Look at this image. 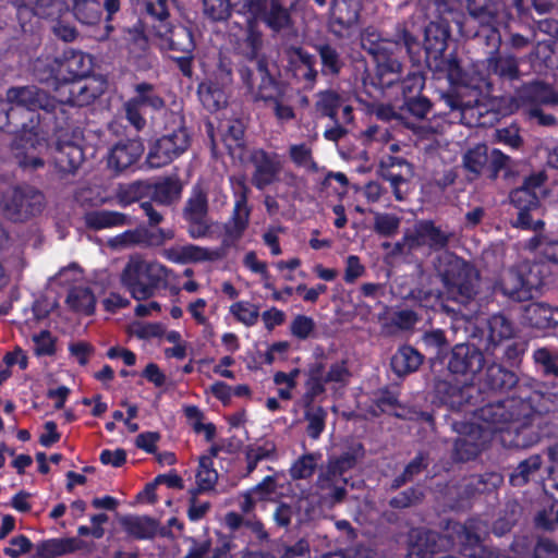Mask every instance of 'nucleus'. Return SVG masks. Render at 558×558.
Here are the masks:
<instances>
[{
    "label": "nucleus",
    "instance_id": "f257e3e1",
    "mask_svg": "<svg viewBox=\"0 0 558 558\" xmlns=\"http://www.w3.org/2000/svg\"><path fill=\"white\" fill-rule=\"evenodd\" d=\"M398 43H402L413 65L424 63L432 72L445 75L454 85L440 99L456 113L460 122L468 126H483L489 121L488 107L476 85L464 84L463 70L454 53H446L451 36L450 24L429 22L424 28V40L421 44L416 36L407 28L397 32Z\"/></svg>",
    "mask_w": 558,
    "mask_h": 558
},
{
    "label": "nucleus",
    "instance_id": "f03ea898",
    "mask_svg": "<svg viewBox=\"0 0 558 558\" xmlns=\"http://www.w3.org/2000/svg\"><path fill=\"white\" fill-rule=\"evenodd\" d=\"M551 395L534 390L527 396L508 397L473 410V416L488 427L509 428L501 442L507 449H529L542 439L543 414L550 411Z\"/></svg>",
    "mask_w": 558,
    "mask_h": 558
},
{
    "label": "nucleus",
    "instance_id": "7ed1b4c3",
    "mask_svg": "<svg viewBox=\"0 0 558 558\" xmlns=\"http://www.w3.org/2000/svg\"><path fill=\"white\" fill-rule=\"evenodd\" d=\"M437 272L444 292L440 307L452 316L478 307L483 294V279L480 269L470 260L451 252L438 257Z\"/></svg>",
    "mask_w": 558,
    "mask_h": 558
},
{
    "label": "nucleus",
    "instance_id": "20e7f679",
    "mask_svg": "<svg viewBox=\"0 0 558 558\" xmlns=\"http://www.w3.org/2000/svg\"><path fill=\"white\" fill-rule=\"evenodd\" d=\"M167 276V268L161 264L132 256L121 274V281L135 300L144 301L156 294Z\"/></svg>",
    "mask_w": 558,
    "mask_h": 558
},
{
    "label": "nucleus",
    "instance_id": "39448f33",
    "mask_svg": "<svg viewBox=\"0 0 558 558\" xmlns=\"http://www.w3.org/2000/svg\"><path fill=\"white\" fill-rule=\"evenodd\" d=\"M295 0H243L238 13L264 23L272 34L294 29Z\"/></svg>",
    "mask_w": 558,
    "mask_h": 558
},
{
    "label": "nucleus",
    "instance_id": "423d86ee",
    "mask_svg": "<svg viewBox=\"0 0 558 558\" xmlns=\"http://www.w3.org/2000/svg\"><path fill=\"white\" fill-rule=\"evenodd\" d=\"M547 177L544 172L533 173L525 178L522 185L510 193V202L518 209V218L513 227L531 229L535 232L543 230L541 206L537 190H541Z\"/></svg>",
    "mask_w": 558,
    "mask_h": 558
},
{
    "label": "nucleus",
    "instance_id": "0eeeda50",
    "mask_svg": "<svg viewBox=\"0 0 558 558\" xmlns=\"http://www.w3.org/2000/svg\"><path fill=\"white\" fill-rule=\"evenodd\" d=\"M45 206L43 192L28 184L8 187L0 198L1 215L15 223L26 222L40 215Z\"/></svg>",
    "mask_w": 558,
    "mask_h": 558
},
{
    "label": "nucleus",
    "instance_id": "6e6552de",
    "mask_svg": "<svg viewBox=\"0 0 558 558\" xmlns=\"http://www.w3.org/2000/svg\"><path fill=\"white\" fill-rule=\"evenodd\" d=\"M242 82L248 89L253 101H270L280 97L286 92V85L278 81L271 73L266 58L262 57L253 63V66L240 69Z\"/></svg>",
    "mask_w": 558,
    "mask_h": 558
},
{
    "label": "nucleus",
    "instance_id": "1a4fd4ad",
    "mask_svg": "<svg viewBox=\"0 0 558 558\" xmlns=\"http://www.w3.org/2000/svg\"><path fill=\"white\" fill-rule=\"evenodd\" d=\"M453 539L460 546V551L470 558H500L499 550L484 544L487 534L485 522L476 519L466 521L464 524L454 523Z\"/></svg>",
    "mask_w": 558,
    "mask_h": 558
},
{
    "label": "nucleus",
    "instance_id": "9d476101",
    "mask_svg": "<svg viewBox=\"0 0 558 558\" xmlns=\"http://www.w3.org/2000/svg\"><path fill=\"white\" fill-rule=\"evenodd\" d=\"M187 130L179 125L177 130L156 140L149 147L146 162L150 168H160L171 163L190 146Z\"/></svg>",
    "mask_w": 558,
    "mask_h": 558
},
{
    "label": "nucleus",
    "instance_id": "9b49d317",
    "mask_svg": "<svg viewBox=\"0 0 558 558\" xmlns=\"http://www.w3.org/2000/svg\"><path fill=\"white\" fill-rule=\"evenodd\" d=\"M362 0H332L328 29L337 38H349L357 29Z\"/></svg>",
    "mask_w": 558,
    "mask_h": 558
},
{
    "label": "nucleus",
    "instance_id": "f8f14e48",
    "mask_svg": "<svg viewBox=\"0 0 558 558\" xmlns=\"http://www.w3.org/2000/svg\"><path fill=\"white\" fill-rule=\"evenodd\" d=\"M182 215L187 222V231L192 238L197 239L208 234L211 220L207 193L203 189L194 187L192 195L185 203Z\"/></svg>",
    "mask_w": 558,
    "mask_h": 558
},
{
    "label": "nucleus",
    "instance_id": "ddd939ff",
    "mask_svg": "<svg viewBox=\"0 0 558 558\" xmlns=\"http://www.w3.org/2000/svg\"><path fill=\"white\" fill-rule=\"evenodd\" d=\"M453 233L436 226L433 220H418L405 232L410 247L427 246L430 251H440L448 246Z\"/></svg>",
    "mask_w": 558,
    "mask_h": 558
},
{
    "label": "nucleus",
    "instance_id": "4468645a",
    "mask_svg": "<svg viewBox=\"0 0 558 558\" xmlns=\"http://www.w3.org/2000/svg\"><path fill=\"white\" fill-rule=\"evenodd\" d=\"M136 95L124 104V111L129 122L141 131L146 125V120L141 113L143 107H150L159 110L165 107V100L155 93V88L149 83H140L135 85Z\"/></svg>",
    "mask_w": 558,
    "mask_h": 558
},
{
    "label": "nucleus",
    "instance_id": "2eb2a0df",
    "mask_svg": "<svg viewBox=\"0 0 558 558\" xmlns=\"http://www.w3.org/2000/svg\"><path fill=\"white\" fill-rule=\"evenodd\" d=\"M480 392L473 385L460 386L447 378L437 377L434 380V398L440 404L451 410H461L466 404H476L473 393Z\"/></svg>",
    "mask_w": 558,
    "mask_h": 558
},
{
    "label": "nucleus",
    "instance_id": "dca6fc26",
    "mask_svg": "<svg viewBox=\"0 0 558 558\" xmlns=\"http://www.w3.org/2000/svg\"><path fill=\"white\" fill-rule=\"evenodd\" d=\"M485 365L484 353L470 343H459L451 349L448 371L458 375H476Z\"/></svg>",
    "mask_w": 558,
    "mask_h": 558
},
{
    "label": "nucleus",
    "instance_id": "f3484780",
    "mask_svg": "<svg viewBox=\"0 0 558 558\" xmlns=\"http://www.w3.org/2000/svg\"><path fill=\"white\" fill-rule=\"evenodd\" d=\"M63 82L64 84L59 88L60 100L71 106H87L104 93L101 85L94 78L84 77Z\"/></svg>",
    "mask_w": 558,
    "mask_h": 558
},
{
    "label": "nucleus",
    "instance_id": "a211bd4d",
    "mask_svg": "<svg viewBox=\"0 0 558 558\" xmlns=\"http://www.w3.org/2000/svg\"><path fill=\"white\" fill-rule=\"evenodd\" d=\"M248 160L254 166L251 181L256 189L262 191L278 180L282 165L276 154L254 149L250 153Z\"/></svg>",
    "mask_w": 558,
    "mask_h": 558
},
{
    "label": "nucleus",
    "instance_id": "6ab92c4d",
    "mask_svg": "<svg viewBox=\"0 0 558 558\" xmlns=\"http://www.w3.org/2000/svg\"><path fill=\"white\" fill-rule=\"evenodd\" d=\"M49 154L61 174H75L85 160L83 148L68 140H57L49 146Z\"/></svg>",
    "mask_w": 558,
    "mask_h": 558
},
{
    "label": "nucleus",
    "instance_id": "aec40b11",
    "mask_svg": "<svg viewBox=\"0 0 558 558\" xmlns=\"http://www.w3.org/2000/svg\"><path fill=\"white\" fill-rule=\"evenodd\" d=\"M400 45L402 43H398L396 36L393 45L374 58L376 62L375 84L380 88H389L401 81L403 64L396 54Z\"/></svg>",
    "mask_w": 558,
    "mask_h": 558
},
{
    "label": "nucleus",
    "instance_id": "412c9836",
    "mask_svg": "<svg viewBox=\"0 0 558 558\" xmlns=\"http://www.w3.org/2000/svg\"><path fill=\"white\" fill-rule=\"evenodd\" d=\"M7 97L13 101L16 107H20L28 112V110L41 109L46 111L51 107V97L44 89L35 85L10 87L7 90Z\"/></svg>",
    "mask_w": 558,
    "mask_h": 558
},
{
    "label": "nucleus",
    "instance_id": "4be33fe9",
    "mask_svg": "<svg viewBox=\"0 0 558 558\" xmlns=\"http://www.w3.org/2000/svg\"><path fill=\"white\" fill-rule=\"evenodd\" d=\"M144 145L140 138L118 142L108 156V167L117 173L134 165L143 155Z\"/></svg>",
    "mask_w": 558,
    "mask_h": 558
},
{
    "label": "nucleus",
    "instance_id": "5701e85b",
    "mask_svg": "<svg viewBox=\"0 0 558 558\" xmlns=\"http://www.w3.org/2000/svg\"><path fill=\"white\" fill-rule=\"evenodd\" d=\"M19 145L25 149L23 155H16V162L21 168L33 171L44 167L43 157L33 154L34 150L40 151L43 148L49 151V145L44 137L32 129L24 130L19 137Z\"/></svg>",
    "mask_w": 558,
    "mask_h": 558
},
{
    "label": "nucleus",
    "instance_id": "b1692460",
    "mask_svg": "<svg viewBox=\"0 0 558 558\" xmlns=\"http://www.w3.org/2000/svg\"><path fill=\"white\" fill-rule=\"evenodd\" d=\"M155 38L158 40L159 47L170 52V54L193 53L195 49L192 32L181 24L172 23L166 34L162 33V35H157Z\"/></svg>",
    "mask_w": 558,
    "mask_h": 558
},
{
    "label": "nucleus",
    "instance_id": "393cba45",
    "mask_svg": "<svg viewBox=\"0 0 558 558\" xmlns=\"http://www.w3.org/2000/svg\"><path fill=\"white\" fill-rule=\"evenodd\" d=\"M439 535L436 532L416 529L408 536V553L405 558H433L440 549Z\"/></svg>",
    "mask_w": 558,
    "mask_h": 558
},
{
    "label": "nucleus",
    "instance_id": "a878e982",
    "mask_svg": "<svg viewBox=\"0 0 558 558\" xmlns=\"http://www.w3.org/2000/svg\"><path fill=\"white\" fill-rule=\"evenodd\" d=\"M487 337L484 351L493 355L495 350L507 340L514 336L513 323L504 314L497 313L486 320Z\"/></svg>",
    "mask_w": 558,
    "mask_h": 558
},
{
    "label": "nucleus",
    "instance_id": "bb28decb",
    "mask_svg": "<svg viewBox=\"0 0 558 558\" xmlns=\"http://www.w3.org/2000/svg\"><path fill=\"white\" fill-rule=\"evenodd\" d=\"M250 189L245 183V178L235 180V194L238 196L232 222L227 226V232L230 236L238 239L241 236L248 223L250 209L247 207V197Z\"/></svg>",
    "mask_w": 558,
    "mask_h": 558
},
{
    "label": "nucleus",
    "instance_id": "cd10ccee",
    "mask_svg": "<svg viewBox=\"0 0 558 558\" xmlns=\"http://www.w3.org/2000/svg\"><path fill=\"white\" fill-rule=\"evenodd\" d=\"M525 324L536 329L553 328L558 325V306L545 302H533L522 307Z\"/></svg>",
    "mask_w": 558,
    "mask_h": 558
},
{
    "label": "nucleus",
    "instance_id": "c85d7f7f",
    "mask_svg": "<svg viewBox=\"0 0 558 558\" xmlns=\"http://www.w3.org/2000/svg\"><path fill=\"white\" fill-rule=\"evenodd\" d=\"M312 507L308 498H292L289 502H279L275 512L274 520L280 527H289L292 518L295 517L299 522H303L310 517Z\"/></svg>",
    "mask_w": 558,
    "mask_h": 558
},
{
    "label": "nucleus",
    "instance_id": "c756f323",
    "mask_svg": "<svg viewBox=\"0 0 558 558\" xmlns=\"http://www.w3.org/2000/svg\"><path fill=\"white\" fill-rule=\"evenodd\" d=\"M543 464L544 459L539 453L531 454L519 461L509 473L510 485L512 487L522 488L531 482H535L539 476Z\"/></svg>",
    "mask_w": 558,
    "mask_h": 558
},
{
    "label": "nucleus",
    "instance_id": "7c9ffc66",
    "mask_svg": "<svg viewBox=\"0 0 558 558\" xmlns=\"http://www.w3.org/2000/svg\"><path fill=\"white\" fill-rule=\"evenodd\" d=\"M365 450L361 442L352 441L338 457L329 459L327 464V477L332 480L353 469L364 458Z\"/></svg>",
    "mask_w": 558,
    "mask_h": 558
},
{
    "label": "nucleus",
    "instance_id": "2f4dec72",
    "mask_svg": "<svg viewBox=\"0 0 558 558\" xmlns=\"http://www.w3.org/2000/svg\"><path fill=\"white\" fill-rule=\"evenodd\" d=\"M482 381L485 388L504 392L514 388L519 383V377L513 371L494 362L486 367Z\"/></svg>",
    "mask_w": 558,
    "mask_h": 558
},
{
    "label": "nucleus",
    "instance_id": "473e14b6",
    "mask_svg": "<svg viewBox=\"0 0 558 558\" xmlns=\"http://www.w3.org/2000/svg\"><path fill=\"white\" fill-rule=\"evenodd\" d=\"M539 283L531 280V278H524L518 271H509L508 275L500 281V290L504 295L515 302H524L530 300L532 290L537 288Z\"/></svg>",
    "mask_w": 558,
    "mask_h": 558
},
{
    "label": "nucleus",
    "instance_id": "72a5a7b5",
    "mask_svg": "<svg viewBox=\"0 0 558 558\" xmlns=\"http://www.w3.org/2000/svg\"><path fill=\"white\" fill-rule=\"evenodd\" d=\"M65 105L62 100L53 98L51 107L45 111L49 116L46 119L51 123V131L57 136V140H65L70 134L74 133V122Z\"/></svg>",
    "mask_w": 558,
    "mask_h": 558
},
{
    "label": "nucleus",
    "instance_id": "f704fd0d",
    "mask_svg": "<svg viewBox=\"0 0 558 558\" xmlns=\"http://www.w3.org/2000/svg\"><path fill=\"white\" fill-rule=\"evenodd\" d=\"M150 199L158 205L169 206L180 198L183 186L178 177L170 175L150 182Z\"/></svg>",
    "mask_w": 558,
    "mask_h": 558
},
{
    "label": "nucleus",
    "instance_id": "c9c22d12",
    "mask_svg": "<svg viewBox=\"0 0 558 558\" xmlns=\"http://www.w3.org/2000/svg\"><path fill=\"white\" fill-rule=\"evenodd\" d=\"M170 0H155L145 2L146 21L150 33L154 36L166 34L172 22L169 20Z\"/></svg>",
    "mask_w": 558,
    "mask_h": 558
},
{
    "label": "nucleus",
    "instance_id": "e433bc0d",
    "mask_svg": "<svg viewBox=\"0 0 558 558\" xmlns=\"http://www.w3.org/2000/svg\"><path fill=\"white\" fill-rule=\"evenodd\" d=\"M487 71L501 78L513 81L520 76L519 61L515 56L510 52H500L486 58Z\"/></svg>",
    "mask_w": 558,
    "mask_h": 558
},
{
    "label": "nucleus",
    "instance_id": "4c0bfd02",
    "mask_svg": "<svg viewBox=\"0 0 558 558\" xmlns=\"http://www.w3.org/2000/svg\"><path fill=\"white\" fill-rule=\"evenodd\" d=\"M424 356L411 345H402L391 356L390 366L399 377L416 372L422 365Z\"/></svg>",
    "mask_w": 558,
    "mask_h": 558
},
{
    "label": "nucleus",
    "instance_id": "58836bf2",
    "mask_svg": "<svg viewBox=\"0 0 558 558\" xmlns=\"http://www.w3.org/2000/svg\"><path fill=\"white\" fill-rule=\"evenodd\" d=\"M504 482V477L497 472L471 475L463 485L462 495L471 498L477 494H489L496 490Z\"/></svg>",
    "mask_w": 558,
    "mask_h": 558
},
{
    "label": "nucleus",
    "instance_id": "ea45409f",
    "mask_svg": "<svg viewBox=\"0 0 558 558\" xmlns=\"http://www.w3.org/2000/svg\"><path fill=\"white\" fill-rule=\"evenodd\" d=\"M28 114L29 112L16 107L7 96L5 99H0V130L9 133L27 130L24 119Z\"/></svg>",
    "mask_w": 558,
    "mask_h": 558
},
{
    "label": "nucleus",
    "instance_id": "a19ab883",
    "mask_svg": "<svg viewBox=\"0 0 558 558\" xmlns=\"http://www.w3.org/2000/svg\"><path fill=\"white\" fill-rule=\"evenodd\" d=\"M489 151L486 144H476L468 148L462 156V167L472 174L470 180L478 179L484 174L487 162L489 161Z\"/></svg>",
    "mask_w": 558,
    "mask_h": 558
},
{
    "label": "nucleus",
    "instance_id": "79ce46f5",
    "mask_svg": "<svg viewBox=\"0 0 558 558\" xmlns=\"http://www.w3.org/2000/svg\"><path fill=\"white\" fill-rule=\"evenodd\" d=\"M120 523L130 535L140 539L153 538L159 526L157 520L147 515H124L120 519Z\"/></svg>",
    "mask_w": 558,
    "mask_h": 558
},
{
    "label": "nucleus",
    "instance_id": "37998d69",
    "mask_svg": "<svg viewBox=\"0 0 558 558\" xmlns=\"http://www.w3.org/2000/svg\"><path fill=\"white\" fill-rule=\"evenodd\" d=\"M225 88V86L209 78L199 83L197 94L207 110L217 111L227 105Z\"/></svg>",
    "mask_w": 558,
    "mask_h": 558
},
{
    "label": "nucleus",
    "instance_id": "c03bdc74",
    "mask_svg": "<svg viewBox=\"0 0 558 558\" xmlns=\"http://www.w3.org/2000/svg\"><path fill=\"white\" fill-rule=\"evenodd\" d=\"M174 236L171 230L158 229L157 232H148L147 230L126 231L120 236L122 244H146L161 245L167 240Z\"/></svg>",
    "mask_w": 558,
    "mask_h": 558
},
{
    "label": "nucleus",
    "instance_id": "a18cd8bd",
    "mask_svg": "<svg viewBox=\"0 0 558 558\" xmlns=\"http://www.w3.org/2000/svg\"><path fill=\"white\" fill-rule=\"evenodd\" d=\"M60 59L52 57H39L33 62V74L41 83H48L51 80L68 81L66 75H62Z\"/></svg>",
    "mask_w": 558,
    "mask_h": 558
},
{
    "label": "nucleus",
    "instance_id": "49530a36",
    "mask_svg": "<svg viewBox=\"0 0 558 558\" xmlns=\"http://www.w3.org/2000/svg\"><path fill=\"white\" fill-rule=\"evenodd\" d=\"M150 181L138 180L126 184H119L116 191V197L122 205H130L140 202L145 197L150 198Z\"/></svg>",
    "mask_w": 558,
    "mask_h": 558
},
{
    "label": "nucleus",
    "instance_id": "de8ad7c7",
    "mask_svg": "<svg viewBox=\"0 0 558 558\" xmlns=\"http://www.w3.org/2000/svg\"><path fill=\"white\" fill-rule=\"evenodd\" d=\"M244 126L240 121H232L227 125L223 143L233 159L243 161L245 158Z\"/></svg>",
    "mask_w": 558,
    "mask_h": 558
},
{
    "label": "nucleus",
    "instance_id": "09e8293b",
    "mask_svg": "<svg viewBox=\"0 0 558 558\" xmlns=\"http://www.w3.org/2000/svg\"><path fill=\"white\" fill-rule=\"evenodd\" d=\"M489 161L487 162L484 174L490 181H496L499 174L508 179L513 173V160L499 149H493L489 153Z\"/></svg>",
    "mask_w": 558,
    "mask_h": 558
},
{
    "label": "nucleus",
    "instance_id": "8fccbe9b",
    "mask_svg": "<svg viewBox=\"0 0 558 558\" xmlns=\"http://www.w3.org/2000/svg\"><path fill=\"white\" fill-rule=\"evenodd\" d=\"M62 75L68 81L84 78L90 72V60L82 52H72L71 56L60 59Z\"/></svg>",
    "mask_w": 558,
    "mask_h": 558
},
{
    "label": "nucleus",
    "instance_id": "3c124183",
    "mask_svg": "<svg viewBox=\"0 0 558 558\" xmlns=\"http://www.w3.org/2000/svg\"><path fill=\"white\" fill-rule=\"evenodd\" d=\"M296 60L294 63V76L307 85H313L317 77L315 69V57L304 51L302 48H293Z\"/></svg>",
    "mask_w": 558,
    "mask_h": 558
},
{
    "label": "nucleus",
    "instance_id": "603ef678",
    "mask_svg": "<svg viewBox=\"0 0 558 558\" xmlns=\"http://www.w3.org/2000/svg\"><path fill=\"white\" fill-rule=\"evenodd\" d=\"M464 2L469 15L480 24H492L498 12V8L494 0H459Z\"/></svg>",
    "mask_w": 558,
    "mask_h": 558
},
{
    "label": "nucleus",
    "instance_id": "864d4df0",
    "mask_svg": "<svg viewBox=\"0 0 558 558\" xmlns=\"http://www.w3.org/2000/svg\"><path fill=\"white\" fill-rule=\"evenodd\" d=\"M523 97L532 104H535L537 107L539 105H558V92L554 90L549 85L541 82H535L525 86L523 89Z\"/></svg>",
    "mask_w": 558,
    "mask_h": 558
},
{
    "label": "nucleus",
    "instance_id": "5fc2aeb1",
    "mask_svg": "<svg viewBox=\"0 0 558 558\" xmlns=\"http://www.w3.org/2000/svg\"><path fill=\"white\" fill-rule=\"evenodd\" d=\"M535 367L545 376L558 378V352L547 347L537 348L532 354Z\"/></svg>",
    "mask_w": 558,
    "mask_h": 558
},
{
    "label": "nucleus",
    "instance_id": "6e6d98bb",
    "mask_svg": "<svg viewBox=\"0 0 558 558\" xmlns=\"http://www.w3.org/2000/svg\"><path fill=\"white\" fill-rule=\"evenodd\" d=\"M425 490L422 486L409 487L396 496L391 497L388 501L390 508L396 510H405L418 507L425 499Z\"/></svg>",
    "mask_w": 558,
    "mask_h": 558
},
{
    "label": "nucleus",
    "instance_id": "4d7b16f0",
    "mask_svg": "<svg viewBox=\"0 0 558 558\" xmlns=\"http://www.w3.org/2000/svg\"><path fill=\"white\" fill-rule=\"evenodd\" d=\"M344 102L345 99L343 95L328 89L319 93L315 107L320 116L328 117L333 122H337L338 110L343 106Z\"/></svg>",
    "mask_w": 558,
    "mask_h": 558
},
{
    "label": "nucleus",
    "instance_id": "13d9d810",
    "mask_svg": "<svg viewBox=\"0 0 558 558\" xmlns=\"http://www.w3.org/2000/svg\"><path fill=\"white\" fill-rule=\"evenodd\" d=\"M522 514V507L517 500H509L500 515L493 524V532L502 536L511 531Z\"/></svg>",
    "mask_w": 558,
    "mask_h": 558
},
{
    "label": "nucleus",
    "instance_id": "bf43d9fd",
    "mask_svg": "<svg viewBox=\"0 0 558 558\" xmlns=\"http://www.w3.org/2000/svg\"><path fill=\"white\" fill-rule=\"evenodd\" d=\"M257 23L252 16H247L244 46L245 54L253 63L260 59L258 53L264 44L263 33L258 29Z\"/></svg>",
    "mask_w": 558,
    "mask_h": 558
},
{
    "label": "nucleus",
    "instance_id": "052dcab7",
    "mask_svg": "<svg viewBox=\"0 0 558 558\" xmlns=\"http://www.w3.org/2000/svg\"><path fill=\"white\" fill-rule=\"evenodd\" d=\"M66 303L72 310L90 315L94 312L96 300L88 288L75 287L70 290Z\"/></svg>",
    "mask_w": 558,
    "mask_h": 558
},
{
    "label": "nucleus",
    "instance_id": "680f3d73",
    "mask_svg": "<svg viewBox=\"0 0 558 558\" xmlns=\"http://www.w3.org/2000/svg\"><path fill=\"white\" fill-rule=\"evenodd\" d=\"M316 51L319 54L322 61V72L325 75H337L339 74L343 62L340 53L335 47L329 44H319L315 46Z\"/></svg>",
    "mask_w": 558,
    "mask_h": 558
},
{
    "label": "nucleus",
    "instance_id": "e2e57ef3",
    "mask_svg": "<svg viewBox=\"0 0 558 558\" xmlns=\"http://www.w3.org/2000/svg\"><path fill=\"white\" fill-rule=\"evenodd\" d=\"M226 252L223 248L209 251L207 248L197 245H184L179 251L178 259L181 262H204V260H217L225 256Z\"/></svg>",
    "mask_w": 558,
    "mask_h": 558
},
{
    "label": "nucleus",
    "instance_id": "0e129e2a",
    "mask_svg": "<svg viewBox=\"0 0 558 558\" xmlns=\"http://www.w3.org/2000/svg\"><path fill=\"white\" fill-rule=\"evenodd\" d=\"M128 221V217L118 211L98 210L87 216V225L93 229H104L117 226H123Z\"/></svg>",
    "mask_w": 558,
    "mask_h": 558
},
{
    "label": "nucleus",
    "instance_id": "69168bd1",
    "mask_svg": "<svg viewBox=\"0 0 558 558\" xmlns=\"http://www.w3.org/2000/svg\"><path fill=\"white\" fill-rule=\"evenodd\" d=\"M73 12L78 22L95 25L101 19V5L96 0H83L73 4Z\"/></svg>",
    "mask_w": 558,
    "mask_h": 558
},
{
    "label": "nucleus",
    "instance_id": "338daca9",
    "mask_svg": "<svg viewBox=\"0 0 558 558\" xmlns=\"http://www.w3.org/2000/svg\"><path fill=\"white\" fill-rule=\"evenodd\" d=\"M233 11L230 0H203V13L213 22L228 21Z\"/></svg>",
    "mask_w": 558,
    "mask_h": 558
},
{
    "label": "nucleus",
    "instance_id": "774afa93",
    "mask_svg": "<svg viewBox=\"0 0 558 558\" xmlns=\"http://www.w3.org/2000/svg\"><path fill=\"white\" fill-rule=\"evenodd\" d=\"M218 473L213 469V460L210 457H202L199 459V466L196 474L197 488L196 493H202L205 490L213 489L214 485L217 483Z\"/></svg>",
    "mask_w": 558,
    "mask_h": 558
}]
</instances>
